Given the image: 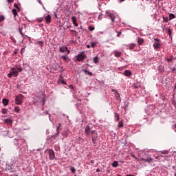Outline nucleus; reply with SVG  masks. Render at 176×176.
Masks as SVG:
<instances>
[{
  "mask_svg": "<svg viewBox=\"0 0 176 176\" xmlns=\"http://www.w3.org/2000/svg\"><path fill=\"white\" fill-rule=\"evenodd\" d=\"M4 123H6V124H12V120L10 118H6L3 120Z\"/></svg>",
  "mask_w": 176,
  "mask_h": 176,
  "instance_id": "obj_15",
  "label": "nucleus"
},
{
  "mask_svg": "<svg viewBox=\"0 0 176 176\" xmlns=\"http://www.w3.org/2000/svg\"><path fill=\"white\" fill-rule=\"evenodd\" d=\"M172 72H173V74H176V68H175V67H173V68L172 69Z\"/></svg>",
  "mask_w": 176,
  "mask_h": 176,
  "instance_id": "obj_46",
  "label": "nucleus"
},
{
  "mask_svg": "<svg viewBox=\"0 0 176 176\" xmlns=\"http://www.w3.org/2000/svg\"><path fill=\"white\" fill-rule=\"evenodd\" d=\"M122 32H117V36H120Z\"/></svg>",
  "mask_w": 176,
  "mask_h": 176,
  "instance_id": "obj_49",
  "label": "nucleus"
},
{
  "mask_svg": "<svg viewBox=\"0 0 176 176\" xmlns=\"http://www.w3.org/2000/svg\"><path fill=\"white\" fill-rule=\"evenodd\" d=\"M155 42L153 44V46L154 47V49H156V50H159V49H160V43H159V42H160V40L159 38H154Z\"/></svg>",
  "mask_w": 176,
  "mask_h": 176,
  "instance_id": "obj_5",
  "label": "nucleus"
},
{
  "mask_svg": "<svg viewBox=\"0 0 176 176\" xmlns=\"http://www.w3.org/2000/svg\"><path fill=\"white\" fill-rule=\"evenodd\" d=\"M115 57H120L122 56V52L118 50L114 51Z\"/></svg>",
  "mask_w": 176,
  "mask_h": 176,
  "instance_id": "obj_16",
  "label": "nucleus"
},
{
  "mask_svg": "<svg viewBox=\"0 0 176 176\" xmlns=\"http://www.w3.org/2000/svg\"><path fill=\"white\" fill-rule=\"evenodd\" d=\"M116 100H118V101H121V99H120V94H117V96H116Z\"/></svg>",
  "mask_w": 176,
  "mask_h": 176,
  "instance_id": "obj_30",
  "label": "nucleus"
},
{
  "mask_svg": "<svg viewBox=\"0 0 176 176\" xmlns=\"http://www.w3.org/2000/svg\"><path fill=\"white\" fill-rule=\"evenodd\" d=\"M126 176H134V175H126Z\"/></svg>",
  "mask_w": 176,
  "mask_h": 176,
  "instance_id": "obj_64",
  "label": "nucleus"
},
{
  "mask_svg": "<svg viewBox=\"0 0 176 176\" xmlns=\"http://www.w3.org/2000/svg\"><path fill=\"white\" fill-rule=\"evenodd\" d=\"M124 76H126L127 78H129V76H131V75H133V74L131 73V72L130 70H124Z\"/></svg>",
  "mask_w": 176,
  "mask_h": 176,
  "instance_id": "obj_11",
  "label": "nucleus"
},
{
  "mask_svg": "<svg viewBox=\"0 0 176 176\" xmlns=\"http://www.w3.org/2000/svg\"><path fill=\"white\" fill-rule=\"evenodd\" d=\"M116 89H111L112 93L116 92Z\"/></svg>",
  "mask_w": 176,
  "mask_h": 176,
  "instance_id": "obj_57",
  "label": "nucleus"
},
{
  "mask_svg": "<svg viewBox=\"0 0 176 176\" xmlns=\"http://www.w3.org/2000/svg\"><path fill=\"white\" fill-rule=\"evenodd\" d=\"M15 69L18 72V73L21 72V71H23V68L20 67H16V69Z\"/></svg>",
  "mask_w": 176,
  "mask_h": 176,
  "instance_id": "obj_34",
  "label": "nucleus"
},
{
  "mask_svg": "<svg viewBox=\"0 0 176 176\" xmlns=\"http://www.w3.org/2000/svg\"><path fill=\"white\" fill-rule=\"evenodd\" d=\"M61 126V124L59 123L58 126L56 127V134L55 135V137H57V135H58V134H60V127Z\"/></svg>",
  "mask_w": 176,
  "mask_h": 176,
  "instance_id": "obj_18",
  "label": "nucleus"
},
{
  "mask_svg": "<svg viewBox=\"0 0 176 176\" xmlns=\"http://www.w3.org/2000/svg\"><path fill=\"white\" fill-rule=\"evenodd\" d=\"M106 14H108V16H109V17H110L112 23L115 22V14H111V12H109V10L106 11Z\"/></svg>",
  "mask_w": 176,
  "mask_h": 176,
  "instance_id": "obj_8",
  "label": "nucleus"
},
{
  "mask_svg": "<svg viewBox=\"0 0 176 176\" xmlns=\"http://www.w3.org/2000/svg\"><path fill=\"white\" fill-rule=\"evenodd\" d=\"M89 31H94V27H93V26H89Z\"/></svg>",
  "mask_w": 176,
  "mask_h": 176,
  "instance_id": "obj_41",
  "label": "nucleus"
},
{
  "mask_svg": "<svg viewBox=\"0 0 176 176\" xmlns=\"http://www.w3.org/2000/svg\"><path fill=\"white\" fill-rule=\"evenodd\" d=\"M119 162H120V163H124V162L123 160H119Z\"/></svg>",
  "mask_w": 176,
  "mask_h": 176,
  "instance_id": "obj_54",
  "label": "nucleus"
},
{
  "mask_svg": "<svg viewBox=\"0 0 176 176\" xmlns=\"http://www.w3.org/2000/svg\"><path fill=\"white\" fill-rule=\"evenodd\" d=\"M118 127L119 128L123 127V121H120L118 122Z\"/></svg>",
  "mask_w": 176,
  "mask_h": 176,
  "instance_id": "obj_33",
  "label": "nucleus"
},
{
  "mask_svg": "<svg viewBox=\"0 0 176 176\" xmlns=\"http://www.w3.org/2000/svg\"><path fill=\"white\" fill-rule=\"evenodd\" d=\"M161 153H162L163 155H167V153H168V151H161Z\"/></svg>",
  "mask_w": 176,
  "mask_h": 176,
  "instance_id": "obj_40",
  "label": "nucleus"
},
{
  "mask_svg": "<svg viewBox=\"0 0 176 176\" xmlns=\"http://www.w3.org/2000/svg\"><path fill=\"white\" fill-rule=\"evenodd\" d=\"M120 3H122V2H124V0H120Z\"/></svg>",
  "mask_w": 176,
  "mask_h": 176,
  "instance_id": "obj_59",
  "label": "nucleus"
},
{
  "mask_svg": "<svg viewBox=\"0 0 176 176\" xmlns=\"http://www.w3.org/2000/svg\"><path fill=\"white\" fill-rule=\"evenodd\" d=\"M67 50H68V47L65 46H62L59 48V51L60 53H65Z\"/></svg>",
  "mask_w": 176,
  "mask_h": 176,
  "instance_id": "obj_13",
  "label": "nucleus"
},
{
  "mask_svg": "<svg viewBox=\"0 0 176 176\" xmlns=\"http://www.w3.org/2000/svg\"><path fill=\"white\" fill-rule=\"evenodd\" d=\"M12 14H14V19H16V16H17V10L16 9H12Z\"/></svg>",
  "mask_w": 176,
  "mask_h": 176,
  "instance_id": "obj_22",
  "label": "nucleus"
},
{
  "mask_svg": "<svg viewBox=\"0 0 176 176\" xmlns=\"http://www.w3.org/2000/svg\"><path fill=\"white\" fill-rule=\"evenodd\" d=\"M138 155L139 157H140L141 160L142 162H145L146 163H151L153 160L152 157H151V155L144 151H140L138 153Z\"/></svg>",
  "mask_w": 176,
  "mask_h": 176,
  "instance_id": "obj_1",
  "label": "nucleus"
},
{
  "mask_svg": "<svg viewBox=\"0 0 176 176\" xmlns=\"http://www.w3.org/2000/svg\"><path fill=\"white\" fill-rule=\"evenodd\" d=\"M68 134H69V130L65 131L62 133V135H63V137H68Z\"/></svg>",
  "mask_w": 176,
  "mask_h": 176,
  "instance_id": "obj_19",
  "label": "nucleus"
},
{
  "mask_svg": "<svg viewBox=\"0 0 176 176\" xmlns=\"http://www.w3.org/2000/svg\"><path fill=\"white\" fill-rule=\"evenodd\" d=\"M38 21H39V23H42L43 21V18L38 19Z\"/></svg>",
  "mask_w": 176,
  "mask_h": 176,
  "instance_id": "obj_48",
  "label": "nucleus"
},
{
  "mask_svg": "<svg viewBox=\"0 0 176 176\" xmlns=\"http://www.w3.org/2000/svg\"><path fill=\"white\" fill-rule=\"evenodd\" d=\"M14 6L15 9H17L18 10H20V8H19V5H17V3H14Z\"/></svg>",
  "mask_w": 176,
  "mask_h": 176,
  "instance_id": "obj_38",
  "label": "nucleus"
},
{
  "mask_svg": "<svg viewBox=\"0 0 176 176\" xmlns=\"http://www.w3.org/2000/svg\"><path fill=\"white\" fill-rule=\"evenodd\" d=\"M175 17V14L170 13L169 14V20H173Z\"/></svg>",
  "mask_w": 176,
  "mask_h": 176,
  "instance_id": "obj_25",
  "label": "nucleus"
},
{
  "mask_svg": "<svg viewBox=\"0 0 176 176\" xmlns=\"http://www.w3.org/2000/svg\"><path fill=\"white\" fill-rule=\"evenodd\" d=\"M138 45H142L144 43V38H138Z\"/></svg>",
  "mask_w": 176,
  "mask_h": 176,
  "instance_id": "obj_21",
  "label": "nucleus"
},
{
  "mask_svg": "<svg viewBox=\"0 0 176 176\" xmlns=\"http://www.w3.org/2000/svg\"><path fill=\"white\" fill-rule=\"evenodd\" d=\"M118 166H119V164L118 163V161H114L113 163H112V166L113 167H118Z\"/></svg>",
  "mask_w": 176,
  "mask_h": 176,
  "instance_id": "obj_23",
  "label": "nucleus"
},
{
  "mask_svg": "<svg viewBox=\"0 0 176 176\" xmlns=\"http://www.w3.org/2000/svg\"><path fill=\"white\" fill-rule=\"evenodd\" d=\"M77 61H83L86 58V54L85 52H80L77 56H76Z\"/></svg>",
  "mask_w": 176,
  "mask_h": 176,
  "instance_id": "obj_4",
  "label": "nucleus"
},
{
  "mask_svg": "<svg viewBox=\"0 0 176 176\" xmlns=\"http://www.w3.org/2000/svg\"><path fill=\"white\" fill-rule=\"evenodd\" d=\"M71 32L74 36H76L78 35V32L74 30H71Z\"/></svg>",
  "mask_w": 176,
  "mask_h": 176,
  "instance_id": "obj_24",
  "label": "nucleus"
},
{
  "mask_svg": "<svg viewBox=\"0 0 176 176\" xmlns=\"http://www.w3.org/2000/svg\"><path fill=\"white\" fill-rule=\"evenodd\" d=\"M5 20V16L3 15H0V23H2Z\"/></svg>",
  "mask_w": 176,
  "mask_h": 176,
  "instance_id": "obj_32",
  "label": "nucleus"
},
{
  "mask_svg": "<svg viewBox=\"0 0 176 176\" xmlns=\"http://www.w3.org/2000/svg\"><path fill=\"white\" fill-rule=\"evenodd\" d=\"M166 33L168 34V35H169V36H171V30L170 29H168L166 30Z\"/></svg>",
  "mask_w": 176,
  "mask_h": 176,
  "instance_id": "obj_36",
  "label": "nucleus"
},
{
  "mask_svg": "<svg viewBox=\"0 0 176 176\" xmlns=\"http://www.w3.org/2000/svg\"><path fill=\"white\" fill-rule=\"evenodd\" d=\"M90 130H91V128H90V126L87 125L85 129V133L86 135H90Z\"/></svg>",
  "mask_w": 176,
  "mask_h": 176,
  "instance_id": "obj_9",
  "label": "nucleus"
},
{
  "mask_svg": "<svg viewBox=\"0 0 176 176\" xmlns=\"http://www.w3.org/2000/svg\"><path fill=\"white\" fill-rule=\"evenodd\" d=\"M60 83H62V85H67V82L65 81H64V80H60Z\"/></svg>",
  "mask_w": 176,
  "mask_h": 176,
  "instance_id": "obj_45",
  "label": "nucleus"
},
{
  "mask_svg": "<svg viewBox=\"0 0 176 176\" xmlns=\"http://www.w3.org/2000/svg\"><path fill=\"white\" fill-rule=\"evenodd\" d=\"M93 60H94V62L95 63V64H97V63H98V57L95 56V57L93 58Z\"/></svg>",
  "mask_w": 176,
  "mask_h": 176,
  "instance_id": "obj_27",
  "label": "nucleus"
},
{
  "mask_svg": "<svg viewBox=\"0 0 176 176\" xmlns=\"http://www.w3.org/2000/svg\"><path fill=\"white\" fill-rule=\"evenodd\" d=\"M131 156H132V157L133 159H137V157H135V155H134V154H131Z\"/></svg>",
  "mask_w": 176,
  "mask_h": 176,
  "instance_id": "obj_51",
  "label": "nucleus"
},
{
  "mask_svg": "<svg viewBox=\"0 0 176 176\" xmlns=\"http://www.w3.org/2000/svg\"><path fill=\"white\" fill-rule=\"evenodd\" d=\"M23 52H24V49H23V48H22V49L21 50V53H23Z\"/></svg>",
  "mask_w": 176,
  "mask_h": 176,
  "instance_id": "obj_60",
  "label": "nucleus"
},
{
  "mask_svg": "<svg viewBox=\"0 0 176 176\" xmlns=\"http://www.w3.org/2000/svg\"><path fill=\"white\" fill-rule=\"evenodd\" d=\"M72 21L74 25H75V27H78V23H76V17L72 16Z\"/></svg>",
  "mask_w": 176,
  "mask_h": 176,
  "instance_id": "obj_17",
  "label": "nucleus"
},
{
  "mask_svg": "<svg viewBox=\"0 0 176 176\" xmlns=\"http://www.w3.org/2000/svg\"><path fill=\"white\" fill-rule=\"evenodd\" d=\"M54 16L57 19V14L56 12H54Z\"/></svg>",
  "mask_w": 176,
  "mask_h": 176,
  "instance_id": "obj_62",
  "label": "nucleus"
},
{
  "mask_svg": "<svg viewBox=\"0 0 176 176\" xmlns=\"http://www.w3.org/2000/svg\"><path fill=\"white\" fill-rule=\"evenodd\" d=\"M7 2H8V3H12V2H13V0H7Z\"/></svg>",
  "mask_w": 176,
  "mask_h": 176,
  "instance_id": "obj_53",
  "label": "nucleus"
},
{
  "mask_svg": "<svg viewBox=\"0 0 176 176\" xmlns=\"http://www.w3.org/2000/svg\"><path fill=\"white\" fill-rule=\"evenodd\" d=\"M14 110L16 112V113L20 112V108L19 107H15Z\"/></svg>",
  "mask_w": 176,
  "mask_h": 176,
  "instance_id": "obj_28",
  "label": "nucleus"
},
{
  "mask_svg": "<svg viewBox=\"0 0 176 176\" xmlns=\"http://www.w3.org/2000/svg\"><path fill=\"white\" fill-rule=\"evenodd\" d=\"M91 137L92 144L96 145V144H97V141L98 140V134H97V131H95V130L91 131Z\"/></svg>",
  "mask_w": 176,
  "mask_h": 176,
  "instance_id": "obj_2",
  "label": "nucleus"
},
{
  "mask_svg": "<svg viewBox=\"0 0 176 176\" xmlns=\"http://www.w3.org/2000/svg\"><path fill=\"white\" fill-rule=\"evenodd\" d=\"M166 60L168 61V63H173V56H170L169 58H167Z\"/></svg>",
  "mask_w": 176,
  "mask_h": 176,
  "instance_id": "obj_31",
  "label": "nucleus"
},
{
  "mask_svg": "<svg viewBox=\"0 0 176 176\" xmlns=\"http://www.w3.org/2000/svg\"><path fill=\"white\" fill-rule=\"evenodd\" d=\"M115 117L117 118V120H119V114L118 113H115Z\"/></svg>",
  "mask_w": 176,
  "mask_h": 176,
  "instance_id": "obj_44",
  "label": "nucleus"
},
{
  "mask_svg": "<svg viewBox=\"0 0 176 176\" xmlns=\"http://www.w3.org/2000/svg\"><path fill=\"white\" fill-rule=\"evenodd\" d=\"M118 94H119V92L118 91H116V92H114V96L116 97V96H118Z\"/></svg>",
  "mask_w": 176,
  "mask_h": 176,
  "instance_id": "obj_52",
  "label": "nucleus"
},
{
  "mask_svg": "<svg viewBox=\"0 0 176 176\" xmlns=\"http://www.w3.org/2000/svg\"><path fill=\"white\" fill-rule=\"evenodd\" d=\"M163 20H164V23H168V21H170V19H168V17L163 16Z\"/></svg>",
  "mask_w": 176,
  "mask_h": 176,
  "instance_id": "obj_26",
  "label": "nucleus"
},
{
  "mask_svg": "<svg viewBox=\"0 0 176 176\" xmlns=\"http://www.w3.org/2000/svg\"><path fill=\"white\" fill-rule=\"evenodd\" d=\"M23 101H24V96H23V94H19L15 98V102L17 105H21Z\"/></svg>",
  "mask_w": 176,
  "mask_h": 176,
  "instance_id": "obj_3",
  "label": "nucleus"
},
{
  "mask_svg": "<svg viewBox=\"0 0 176 176\" xmlns=\"http://www.w3.org/2000/svg\"><path fill=\"white\" fill-rule=\"evenodd\" d=\"M61 58L65 61V60H67V56H65V55H62Z\"/></svg>",
  "mask_w": 176,
  "mask_h": 176,
  "instance_id": "obj_43",
  "label": "nucleus"
},
{
  "mask_svg": "<svg viewBox=\"0 0 176 176\" xmlns=\"http://www.w3.org/2000/svg\"><path fill=\"white\" fill-rule=\"evenodd\" d=\"M38 45H39L41 47H43V41H38Z\"/></svg>",
  "mask_w": 176,
  "mask_h": 176,
  "instance_id": "obj_37",
  "label": "nucleus"
},
{
  "mask_svg": "<svg viewBox=\"0 0 176 176\" xmlns=\"http://www.w3.org/2000/svg\"><path fill=\"white\" fill-rule=\"evenodd\" d=\"M43 105H45V99L43 98Z\"/></svg>",
  "mask_w": 176,
  "mask_h": 176,
  "instance_id": "obj_58",
  "label": "nucleus"
},
{
  "mask_svg": "<svg viewBox=\"0 0 176 176\" xmlns=\"http://www.w3.org/2000/svg\"><path fill=\"white\" fill-rule=\"evenodd\" d=\"M51 21H52V16L50 15H47V16H45L46 24H50Z\"/></svg>",
  "mask_w": 176,
  "mask_h": 176,
  "instance_id": "obj_14",
  "label": "nucleus"
},
{
  "mask_svg": "<svg viewBox=\"0 0 176 176\" xmlns=\"http://www.w3.org/2000/svg\"><path fill=\"white\" fill-rule=\"evenodd\" d=\"M49 114V112L48 111H45V115H48Z\"/></svg>",
  "mask_w": 176,
  "mask_h": 176,
  "instance_id": "obj_61",
  "label": "nucleus"
},
{
  "mask_svg": "<svg viewBox=\"0 0 176 176\" xmlns=\"http://www.w3.org/2000/svg\"><path fill=\"white\" fill-rule=\"evenodd\" d=\"M11 73L12 74V76L14 78H17L19 76V72L14 67L11 68Z\"/></svg>",
  "mask_w": 176,
  "mask_h": 176,
  "instance_id": "obj_7",
  "label": "nucleus"
},
{
  "mask_svg": "<svg viewBox=\"0 0 176 176\" xmlns=\"http://www.w3.org/2000/svg\"><path fill=\"white\" fill-rule=\"evenodd\" d=\"M82 72L85 74V75H89V76H93V73L91 72L87 71V69H82Z\"/></svg>",
  "mask_w": 176,
  "mask_h": 176,
  "instance_id": "obj_12",
  "label": "nucleus"
},
{
  "mask_svg": "<svg viewBox=\"0 0 176 176\" xmlns=\"http://www.w3.org/2000/svg\"><path fill=\"white\" fill-rule=\"evenodd\" d=\"M70 171H72V173H75V171H76V169H75L74 167L72 166L70 167Z\"/></svg>",
  "mask_w": 176,
  "mask_h": 176,
  "instance_id": "obj_35",
  "label": "nucleus"
},
{
  "mask_svg": "<svg viewBox=\"0 0 176 176\" xmlns=\"http://www.w3.org/2000/svg\"><path fill=\"white\" fill-rule=\"evenodd\" d=\"M2 103L5 105V106H6V105H8V104H9V100H8V99H3V100H2Z\"/></svg>",
  "mask_w": 176,
  "mask_h": 176,
  "instance_id": "obj_20",
  "label": "nucleus"
},
{
  "mask_svg": "<svg viewBox=\"0 0 176 176\" xmlns=\"http://www.w3.org/2000/svg\"><path fill=\"white\" fill-rule=\"evenodd\" d=\"M38 2L40 3V5H42V1L41 0H38Z\"/></svg>",
  "mask_w": 176,
  "mask_h": 176,
  "instance_id": "obj_55",
  "label": "nucleus"
},
{
  "mask_svg": "<svg viewBox=\"0 0 176 176\" xmlns=\"http://www.w3.org/2000/svg\"><path fill=\"white\" fill-rule=\"evenodd\" d=\"M48 151L50 160H54V159H56V154L54 153V151H53V149H49Z\"/></svg>",
  "mask_w": 176,
  "mask_h": 176,
  "instance_id": "obj_6",
  "label": "nucleus"
},
{
  "mask_svg": "<svg viewBox=\"0 0 176 176\" xmlns=\"http://www.w3.org/2000/svg\"><path fill=\"white\" fill-rule=\"evenodd\" d=\"M20 159V155H15L12 158V163H16V162H19V160Z\"/></svg>",
  "mask_w": 176,
  "mask_h": 176,
  "instance_id": "obj_10",
  "label": "nucleus"
},
{
  "mask_svg": "<svg viewBox=\"0 0 176 176\" xmlns=\"http://www.w3.org/2000/svg\"><path fill=\"white\" fill-rule=\"evenodd\" d=\"M96 45H97V43H96L95 42L91 43V47H96Z\"/></svg>",
  "mask_w": 176,
  "mask_h": 176,
  "instance_id": "obj_39",
  "label": "nucleus"
},
{
  "mask_svg": "<svg viewBox=\"0 0 176 176\" xmlns=\"http://www.w3.org/2000/svg\"><path fill=\"white\" fill-rule=\"evenodd\" d=\"M91 164H94V160H91Z\"/></svg>",
  "mask_w": 176,
  "mask_h": 176,
  "instance_id": "obj_56",
  "label": "nucleus"
},
{
  "mask_svg": "<svg viewBox=\"0 0 176 176\" xmlns=\"http://www.w3.org/2000/svg\"><path fill=\"white\" fill-rule=\"evenodd\" d=\"M21 30H23V29L19 28L20 34L22 35V36H24V34H23V32H21Z\"/></svg>",
  "mask_w": 176,
  "mask_h": 176,
  "instance_id": "obj_50",
  "label": "nucleus"
},
{
  "mask_svg": "<svg viewBox=\"0 0 176 176\" xmlns=\"http://www.w3.org/2000/svg\"><path fill=\"white\" fill-rule=\"evenodd\" d=\"M1 112L5 115V113H6V109H3Z\"/></svg>",
  "mask_w": 176,
  "mask_h": 176,
  "instance_id": "obj_47",
  "label": "nucleus"
},
{
  "mask_svg": "<svg viewBox=\"0 0 176 176\" xmlns=\"http://www.w3.org/2000/svg\"><path fill=\"white\" fill-rule=\"evenodd\" d=\"M135 47V43H132L129 45V49L131 50H133V49H134V47Z\"/></svg>",
  "mask_w": 176,
  "mask_h": 176,
  "instance_id": "obj_29",
  "label": "nucleus"
},
{
  "mask_svg": "<svg viewBox=\"0 0 176 176\" xmlns=\"http://www.w3.org/2000/svg\"><path fill=\"white\" fill-rule=\"evenodd\" d=\"M87 49H90V45H87Z\"/></svg>",
  "mask_w": 176,
  "mask_h": 176,
  "instance_id": "obj_63",
  "label": "nucleus"
},
{
  "mask_svg": "<svg viewBox=\"0 0 176 176\" xmlns=\"http://www.w3.org/2000/svg\"><path fill=\"white\" fill-rule=\"evenodd\" d=\"M12 76H13V74H12V72L8 74V78H12Z\"/></svg>",
  "mask_w": 176,
  "mask_h": 176,
  "instance_id": "obj_42",
  "label": "nucleus"
}]
</instances>
